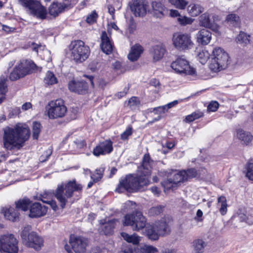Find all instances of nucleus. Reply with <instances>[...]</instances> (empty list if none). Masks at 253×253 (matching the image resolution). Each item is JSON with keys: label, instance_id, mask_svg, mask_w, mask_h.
Instances as JSON below:
<instances>
[{"label": "nucleus", "instance_id": "1", "mask_svg": "<svg viewBox=\"0 0 253 253\" xmlns=\"http://www.w3.org/2000/svg\"><path fill=\"white\" fill-rule=\"evenodd\" d=\"M153 161L148 154L144 155L141 166H139L136 174H129L120 180L116 191L130 193L143 191L144 187L148 186L150 181L148 176L151 174Z\"/></svg>", "mask_w": 253, "mask_h": 253}, {"label": "nucleus", "instance_id": "2", "mask_svg": "<svg viewBox=\"0 0 253 253\" xmlns=\"http://www.w3.org/2000/svg\"><path fill=\"white\" fill-rule=\"evenodd\" d=\"M83 190V186L77 183L75 180H70L66 183H62L57 185L54 192L45 191L41 195L40 199L43 203H47L52 209L56 211L57 206L56 202L52 200H45L43 199H50L53 195L58 201L60 207L64 208L66 204L72 203V197L76 193L80 194Z\"/></svg>", "mask_w": 253, "mask_h": 253}, {"label": "nucleus", "instance_id": "3", "mask_svg": "<svg viewBox=\"0 0 253 253\" xmlns=\"http://www.w3.org/2000/svg\"><path fill=\"white\" fill-rule=\"evenodd\" d=\"M146 219L140 211H135L132 213L125 215L124 224L126 226H130L134 231H138L145 227L144 234L151 241H157L159 239L160 235L164 234L163 230L157 231L155 225L146 224Z\"/></svg>", "mask_w": 253, "mask_h": 253}, {"label": "nucleus", "instance_id": "4", "mask_svg": "<svg viewBox=\"0 0 253 253\" xmlns=\"http://www.w3.org/2000/svg\"><path fill=\"white\" fill-rule=\"evenodd\" d=\"M30 134V129L22 125L6 129L3 136L4 147L8 150L20 149L29 138Z\"/></svg>", "mask_w": 253, "mask_h": 253}, {"label": "nucleus", "instance_id": "5", "mask_svg": "<svg viewBox=\"0 0 253 253\" xmlns=\"http://www.w3.org/2000/svg\"><path fill=\"white\" fill-rule=\"evenodd\" d=\"M212 56L209 65L211 70L217 72L227 67L229 56L223 49L219 47H215L212 50Z\"/></svg>", "mask_w": 253, "mask_h": 253}, {"label": "nucleus", "instance_id": "6", "mask_svg": "<svg viewBox=\"0 0 253 253\" xmlns=\"http://www.w3.org/2000/svg\"><path fill=\"white\" fill-rule=\"evenodd\" d=\"M69 49L71 58L76 63L84 61L88 57L90 52L89 47L81 40L72 42L69 45Z\"/></svg>", "mask_w": 253, "mask_h": 253}, {"label": "nucleus", "instance_id": "7", "mask_svg": "<svg viewBox=\"0 0 253 253\" xmlns=\"http://www.w3.org/2000/svg\"><path fill=\"white\" fill-rule=\"evenodd\" d=\"M31 230V226L30 225L24 227L21 234L23 241L27 247L37 251L40 250L43 246V239L35 232L29 233Z\"/></svg>", "mask_w": 253, "mask_h": 253}, {"label": "nucleus", "instance_id": "8", "mask_svg": "<svg viewBox=\"0 0 253 253\" xmlns=\"http://www.w3.org/2000/svg\"><path fill=\"white\" fill-rule=\"evenodd\" d=\"M46 110L48 118L55 119L63 117L67 112V107L62 100L57 99L49 102Z\"/></svg>", "mask_w": 253, "mask_h": 253}, {"label": "nucleus", "instance_id": "9", "mask_svg": "<svg viewBox=\"0 0 253 253\" xmlns=\"http://www.w3.org/2000/svg\"><path fill=\"white\" fill-rule=\"evenodd\" d=\"M19 2L32 16L41 19L45 18L46 14L45 9L38 0H19Z\"/></svg>", "mask_w": 253, "mask_h": 253}, {"label": "nucleus", "instance_id": "10", "mask_svg": "<svg viewBox=\"0 0 253 253\" xmlns=\"http://www.w3.org/2000/svg\"><path fill=\"white\" fill-rule=\"evenodd\" d=\"M172 43L174 46L180 50H189L194 44L191 36L186 33H174L173 35Z\"/></svg>", "mask_w": 253, "mask_h": 253}, {"label": "nucleus", "instance_id": "11", "mask_svg": "<svg viewBox=\"0 0 253 253\" xmlns=\"http://www.w3.org/2000/svg\"><path fill=\"white\" fill-rule=\"evenodd\" d=\"M171 67L177 74L182 76L191 75L196 74V70L191 67L189 62L183 57H179L171 64Z\"/></svg>", "mask_w": 253, "mask_h": 253}, {"label": "nucleus", "instance_id": "12", "mask_svg": "<svg viewBox=\"0 0 253 253\" xmlns=\"http://www.w3.org/2000/svg\"><path fill=\"white\" fill-rule=\"evenodd\" d=\"M17 241L13 235H4L0 238V251L17 253Z\"/></svg>", "mask_w": 253, "mask_h": 253}, {"label": "nucleus", "instance_id": "13", "mask_svg": "<svg viewBox=\"0 0 253 253\" xmlns=\"http://www.w3.org/2000/svg\"><path fill=\"white\" fill-rule=\"evenodd\" d=\"M87 238L75 235H71L70 237L69 243L75 253H85L88 245Z\"/></svg>", "mask_w": 253, "mask_h": 253}, {"label": "nucleus", "instance_id": "14", "mask_svg": "<svg viewBox=\"0 0 253 253\" xmlns=\"http://www.w3.org/2000/svg\"><path fill=\"white\" fill-rule=\"evenodd\" d=\"M113 150V142L110 139H106L100 142L93 149V154L94 156L98 157L110 154Z\"/></svg>", "mask_w": 253, "mask_h": 253}, {"label": "nucleus", "instance_id": "15", "mask_svg": "<svg viewBox=\"0 0 253 253\" xmlns=\"http://www.w3.org/2000/svg\"><path fill=\"white\" fill-rule=\"evenodd\" d=\"M68 88L71 92L80 94L87 92L88 85L86 82L83 80H72L68 83Z\"/></svg>", "mask_w": 253, "mask_h": 253}, {"label": "nucleus", "instance_id": "16", "mask_svg": "<svg viewBox=\"0 0 253 253\" xmlns=\"http://www.w3.org/2000/svg\"><path fill=\"white\" fill-rule=\"evenodd\" d=\"M211 15L209 12H205L199 17V24L200 26L210 29L214 32H217L219 26L215 23L212 22L211 20Z\"/></svg>", "mask_w": 253, "mask_h": 253}, {"label": "nucleus", "instance_id": "17", "mask_svg": "<svg viewBox=\"0 0 253 253\" xmlns=\"http://www.w3.org/2000/svg\"><path fill=\"white\" fill-rule=\"evenodd\" d=\"M185 172L183 170L178 171L174 170L172 171L171 175H173V178L169 177L168 180L163 183V185L165 189H169L172 186V184H177L185 180L184 174Z\"/></svg>", "mask_w": 253, "mask_h": 253}, {"label": "nucleus", "instance_id": "18", "mask_svg": "<svg viewBox=\"0 0 253 253\" xmlns=\"http://www.w3.org/2000/svg\"><path fill=\"white\" fill-rule=\"evenodd\" d=\"M130 9L135 16L143 17L146 13L147 4L143 0H134L130 5Z\"/></svg>", "mask_w": 253, "mask_h": 253}, {"label": "nucleus", "instance_id": "19", "mask_svg": "<svg viewBox=\"0 0 253 253\" xmlns=\"http://www.w3.org/2000/svg\"><path fill=\"white\" fill-rule=\"evenodd\" d=\"M211 37L212 34L210 31L207 29H202L197 33L195 39L199 44L206 45L210 42Z\"/></svg>", "mask_w": 253, "mask_h": 253}, {"label": "nucleus", "instance_id": "20", "mask_svg": "<svg viewBox=\"0 0 253 253\" xmlns=\"http://www.w3.org/2000/svg\"><path fill=\"white\" fill-rule=\"evenodd\" d=\"M47 211L46 206L39 203H35L31 206L29 216L31 217L42 216L46 214Z\"/></svg>", "mask_w": 253, "mask_h": 253}, {"label": "nucleus", "instance_id": "21", "mask_svg": "<svg viewBox=\"0 0 253 253\" xmlns=\"http://www.w3.org/2000/svg\"><path fill=\"white\" fill-rule=\"evenodd\" d=\"M19 68L24 76L32 73L37 68L36 65L31 60H22L18 64Z\"/></svg>", "mask_w": 253, "mask_h": 253}, {"label": "nucleus", "instance_id": "22", "mask_svg": "<svg viewBox=\"0 0 253 253\" xmlns=\"http://www.w3.org/2000/svg\"><path fill=\"white\" fill-rule=\"evenodd\" d=\"M101 39V43L100 46L102 51L106 54H109L112 53L113 44L106 32H102Z\"/></svg>", "mask_w": 253, "mask_h": 253}, {"label": "nucleus", "instance_id": "23", "mask_svg": "<svg viewBox=\"0 0 253 253\" xmlns=\"http://www.w3.org/2000/svg\"><path fill=\"white\" fill-rule=\"evenodd\" d=\"M166 50L164 45L162 43H159L153 45L151 49V54L154 61L161 59L164 55Z\"/></svg>", "mask_w": 253, "mask_h": 253}, {"label": "nucleus", "instance_id": "24", "mask_svg": "<svg viewBox=\"0 0 253 253\" xmlns=\"http://www.w3.org/2000/svg\"><path fill=\"white\" fill-rule=\"evenodd\" d=\"M1 212L5 218L12 221H16L19 217V212L14 208H3L1 209Z\"/></svg>", "mask_w": 253, "mask_h": 253}, {"label": "nucleus", "instance_id": "25", "mask_svg": "<svg viewBox=\"0 0 253 253\" xmlns=\"http://www.w3.org/2000/svg\"><path fill=\"white\" fill-rule=\"evenodd\" d=\"M143 51V48L139 44H135L133 45L130 52L128 54V58L131 61H136L140 56Z\"/></svg>", "mask_w": 253, "mask_h": 253}, {"label": "nucleus", "instance_id": "26", "mask_svg": "<svg viewBox=\"0 0 253 253\" xmlns=\"http://www.w3.org/2000/svg\"><path fill=\"white\" fill-rule=\"evenodd\" d=\"M237 137L244 144L248 145L253 139V136L250 132L242 129H238L236 131Z\"/></svg>", "mask_w": 253, "mask_h": 253}, {"label": "nucleus", "instance_id": "27", "mask_svg": "<svg viewBox=\"0 0 253 253\" xmlns=\"http://www.w3.org/2000/svg\"><path fill=\"white\" fill-rule=\"evenodd\" d=\"M129 252L130 253H156L158 250L154 246L144 245L137 247L134 250H129Z\"/></svg>", "mask_w": 253, "mask_h": 253}, {"label": "nucleus", "instance_id": "28", "mask_svg": "<svg viewBox=\"0 0 253 253\" xmlns=\"http://www.w3.org/2000/svg\"><path fill=\"white\" fill-rule=\"evenodd\" d=\"M204 10V7L198 3H192L187 7L188 13L193 17L197 16L202 13Z\"/></svg>", "mask_w": 253, "mask_h": 253}, {"label": "nucleus", "instance_id": "29", "mask_svg": "<svg viewBox=\"0 0 253 253\" xmlns=\"http://www.w3.org/2000/svg\"><path fill=\"white\" fill-rule=\"evenodd\" d=\"M7 76H1L0 78V104L5 99V93L7 91L6 82Z\"/></svg>", "mask_w": 253, "mask_h": 253}, {"label": "nucleus", "instance_id": "30", "mask_svg": "<svg viewBox=\"0 0 253 253\" xmlns=\"http://www.w3.org/2000/svg\"><path fill=\"white\" fill-rule=\"evenodd\" d=\"M225 21L229 26L237 27L240 23V18L237 14L231 13L227 15Z\"/></svg>", "mask_w": 253, "mask_h": 253}, {"label": "nucleus", "instance_id": "31", "mask_svg": "<svg viewBox=\"0 0 253 253\" xmlns=\"http://www.w3.org/2000/svg\"><path fill=\"white\" fill-rule=\"evenodd\" d=\"M151 6L154 16L157 17H161L163 15L164 6L161 2L153 1Z\"/></svg>", "mask_w": 253, "mask_h": 253}, {"label": "nucleus", "instance_id": "32", "mask_svg": "<svg viewBox=\"0 0 253 253\" xmlns=\"http://www.w3.org/2000/svg\"><path fill=\"white\" fill-rule=\"evenodd\" d=\"M66 7L65 5L61 3H53L49 8V13L54 17L57 16Z\"/></svg>", "mask_w": 253, "mask_h": 253}, {"label": "nucleus", "instance_id": "33", "mask_svg": "<svg viewBox=\"0 0 253 253\" xmlns=\"http://www.w3.org/2000/svg\"><path fill=\"white\" fill-rule=\"evenodd\" d=\"M206 246V243L203 240H195L193 242V253H203Z\"/></svg>", "mask_w": 253, "mask_h": 253}, {"label": "nucleus", "instance_id": "34", "mask_svg": "<svg viewBox=\"0 0 253 253\" xmlns=\"http://www.w3.org/2000/svg\"><path fill=\"white\" fill-rule=\"evenodd\" d=\"M154 224L157 231L162 230L165 231L164 234L160 235V236H164L167 234H169L170 232V231L169 230L167 223L163 219L155 222Z\"/></svg>", "mask_w": 253, "mask_h": 253}, {"label": "nucleus", "instance_id": "35", "mask_svg": "<svg viewBox=\"0 0 253 253\" xmlns=\"http://www.w3.org/2000/svg\"><path fill=\"white\" fill-rule=\"evenodd\" d=\"M116 221V219H112L103 225L102 227V232L104 234L108 235L113 233Z\"/></svg>", "mask_w": 253, "mask_h": 253}, {"label": "nucleus", "instance_id": "36", "mask_svg": "<svg viewBox=\"0 0 253 253\" xmlns=\"http://www.w3.org/2000/svg\"><path fill=\"white\" fill-rule=\"evenodd\" d=\"M121 236L128 243H132L136 245L139 242V237L135 233L132 235H129L126 232L121 233Z\"/></svg>", "mask_w": 253, "mask_h": 253}, {"label": "nucleus", "instance_id": "37", "mask_svg": "<svg viewBox=\"0 0 253 253\" xmlns=\"http://www.w3.org/2000/svg\"><path fill=\"white\" fill-rule=\"evenodd\" d=\"M210 57V54L209 51L206 49L200 50L197 52L196 56L197 60L203 65H204L209 60Z\"/></svg>", "mask_w": 253, "mask_h": 253}, {"label": "nucleus", "instance_id": "38", "mask_svg": "<svg viewBox=\"0 0 253 253\" xmlns=\"http://www.w3.org/2000/svg\"><path fill=\"white\" fill-rule=\"evenodd\" d=\"M226 199L224 196H220L218 198L217 207L219 208V211L221 215H225L227 212Z\"/></svg>", "mask_w": 253, "mask_h": 253}, {"label": "nucleus", "instance_id": "39", "mask_svg": "<svg viewBox=\"0 0 253 253\" xmlns=\"http://www.w3.org/2000/svg\"><path fill=\"white\" fill-rule=\"evenodd\" d=\"M250 36L244 32H240L236 38V42L242 45H245L250 43Z\"/></svg>", "mask_w": 253, "mask_h": 253}, {"label": "nucleus", "instance_id": "40", "mask_svg": "<svg viewBox=\"0 0 253 253\" xmlns=\"http://www.w3.org/2000/svg\"><path fill=\"white\" fill-rule=\"evenodd\" d=\"M15 204L16 207L15 208L18 211L19 209L26 211L29 207L30 201L28 199H24L22 200L18 201L15 203Z\"/></svg>", "mask_w": 253, "mask_h": 253}, {"label": "nucleus", "instance_id": "41", "mask_svg": "<svg viewBox=\"0 0 253 253\" xmlns=\"http://www.w3.org/2000/svg\"><path fill=\"white\" fill-rule=\"evenodd\" d=\"M57 79L52 72L48 71L44 79L45 84L47 85H52L57 83Z\"/></svg>", "mask_w": 253, "mask_h": 253}, {"label": "nucleus", "instance_id": "42", "mask_svg": "<svg viewBox=\"0 0 253 253\" xmlns=\"http://www.w3.org/2000/svg\"><path fill=\"white\" fill-rule=\"evenodd\" d=\"M24 77V74L21 71L18 65L16 66L9 75V79L11 81H16L20 78Z\"/></svg>", "mask_w": 253, "mask_h": 253}, {"label": "nucleus", "instance_id": "43", "mask_svg": "<svg viewBox=\"0 0 253 253\" xmlns=\"http://www.w3.org/2000/svg\"><path fill=\"white\" fill-rule=\"evenodd\" d=\"M41 124L37 122H34L32 126V136L34 139H38L41 131Z\"/></svg>", "mask_w": 253, "mask_h": 253}, {"label": "nucleus", "instance_id": "44", "mask_svg": "<svg viewBox=\"0 0 253 253\" xmlns=\"http://www.w3.org/2000/svg\"><path fill=\"white\" fill-rule=\"evenodd\" d=\"M203 112L200 111H197L192 113L190 115L186 116L185 118V121L187 123L192 122L194 120L203 117Z\"/></svg>", "mask_w": 253, "mask_h": 253}, {"label": "nucleus", "instance_id": "45", "mask_svg": "<svg viewBox=\"0 0 253 253\" xmlns=\"http://www.w3.org/2000/svg\"><path fill=\"white\" fill-rule=\"evenodd\" d=\"M169 2L175 7L180 9H184L188 4L186 0H169Z\"/></svg>", "mask_w": 253, "mask_h": 253}, {"label": "nucleus", "instance_id": "46", "mask_svg": "<svg viewBox=\"0 0 253 253\" xmlns=\"http://www.w3.org/2000/svg\"><path fill=\"white\" fill-rule=\"evenodd\" d=\"M104 171L103 168H99L97 169L94 173L91 175V178L94 182L99 181L103 176V174Z\"/></svg>", "mask_w": 253, "mask_h": 253}, {"label": "nucleus", "instance_id": "47", "mask_svg": "<svg viewBox=\"0 0 253 253\" xmlns=\"http://www.w3.org/2000/svg\"><path fill=\"white\" fill-rule=\"evenodd\" d=\"M246 176L253 181V159L250 160L246 165Z\"/></svg>", "mask_w": 253, "mask_h": 253}, {"label": "nucleus", "instance_id": "48", "mask_svg": "<svg viewBox=\"0 0 253 253\" xmlns=\"http://www.w3.org/2000/svg\"><path fill=\"white\" fill-rule=\"evenodd\" d=\"M164 208V206L162 205L153 207L149 209L148 214L150 216L159 215L163 212Z\"/></svg>", "mask_w": 253, "mask_h": 253}, {"label": "nucleus", "instance_id": "49", "mask_svg": "<svg viewBox=\"0 0 253 253\" xmlns=\"http://www.w3.org/2000/svg\"><path fill=\"white\" fill-rule=\"evenodd\" d=\"M185 172L184 175L185 180L189 178H192L197 176L198 174L197 171L193 168L188 169L187 170H183Z\"/></svg>", "mask_w": 253, "mask_h": 253}, {"label": "nucleus", "instance_id": "50", "mask_svg": "<svg viewBox=\"0 0 253 253\" xmlns=\"http://www.w3.org/2000/svg\"><path fill=\"white\" fill-rule=\"evenodd\" d=\"M140 105V101L136 97H132L128 101V105L131 109H136Z\"/></svg>", "mask_w": 253, "mask_h": 253}, {"label": "nucleus", "instance_id": "51", "mask_svg": "<svg viewBox=\"0 0 253 253\" xmlns=\"http://www.w3.org/2000/svg\"><path fill=\"white\" fill-rule=\"evenodd\" d=\"M177 21L181 25L185 26L188 24H191L193 22V19L185 16L181 15L177 18Z\"/></svg>", "mask_w": 253, "mask_h": 253}, {"label": "nucleus", "instance_id": "52", "mask_svg": "<svg viewBox=\"0 0 253 253\" xmlns=\"http://www.w3.org/2000/svg\"><path fill=\"white\" fill-rule=\"evenodd\" d=\"M27 46L28 47L30 48L33 51H34L38 54L39 49H41L42 47V46L41 44H38L34 42H29Z\"/></svg>", "mask_w": 253, "mask_h": 253}, {"label": "nucleus", "instance_id": "53", "mask_svg": "<svg viewBox=\"0 0 253 253\" xmlns=\"http://www.w3.org/2000/svg\"><path fill=\"white\" fill-rule=\"evenodd\" d=\"M97 16L98 15L97 13L95 11H92L90 14L87 15L86 21L89 24H92L96 21Z\"/></svg>", "mask_w": 253, "mask_h": 253}, {"label": "nucleus", "instance_id": "54", "mask_svg": "<svg viewBox=\"0 0 253 253\" xmlns=\"http://www.w3.org/2000/svg\"><path fill=\"white\" fill-rule=\"evenodd\" d=\"M219 107L218 102L216 101H211L208 106V110L210 112H215Z\"/></svg>", "mask_w": 253, "mask_h": 253}, {"label": "nucleus", "instance_id": "55", "mask_svg": "<svg viewBox=\"0 0 253 253\" xmlns=\"http://www.w3.org/2000/svg\"><path fill=\"white\" fill-rule=\"evenodd\" d=\"M132 134V128H127L122 134L121 138L122 140H127L128 137Z\"/></svg>", "mask_w": 253, "mask_h": 253}, {"label": "nucleus", "instance_id": "56", "mask_svg": "<svg viewBox=\"0 0 253 253\" xmlns=\"http://www.w3.org/2000/svg\"><path fill=\"white\" fill-rule=\"evenodd\" d=\"M74 143L76 145V147L79 149L83 148L86 145L84 140L82 139H77L74 141Z\"/></svg>", "mask_w": 253, "mask_h": 253}, {"label": "nucleus", "instance_id": "57", "mask_svg": "<svg viewBox=\"0 0 253 253\" xmlns=\"http://www.w3.org/2000/svg\"><path fill=\"white\" fill-rule=\"evenodd\" d=\"M153 111H155L156 114L164 113L167 111L165 105L153 108Z\"/></svg>", "mask_w": 253, "mask_h": 253}, {"label": "nucleus", "instance_id": "58", "mask_svg": "<svg viewBox=\"0 0 253 253\" xmlns=\"http://www.w3.org/2000/svg\"><path fill=\"white\" fill-rule=\"evenodd\" d=\"M203 215V211L200 209L198 210L196 212V215L194 218L195 220L198 222H202L203 220L202 218Z\"/></svg>", "mask_w": 253, "mask_h": 253}, {"label": "nucleus", "instance_id": "59", "mask_svg": "<svg viewBox=\"0 0 253 253\" xmlns=\"http://www.w3.org/2000/svg\"><path fill=\"white\" fill-rule=\"evenodd\" d=\"M136 28V24L133 20H131L129 23L128 31L129 33H132Z\"/></svg>", "mask_w": 253, "mask_h": 253}, {"label": "nucleus", "instance_id": "60", "mask_svg": "<svg viewBox=\"0 0 253 253\" xmlns=\"http://www.w3.org/2000/svg\"><path fill=\"white\" fill-rule=\"evenodd\" d=\"M178 103V101L177 100H174L172 102H169L167 104L165 105V108L168 111L169 109L174 107Z\"/></svg>", "mask_w": 253, "mask_h": 253}, {"label": "nucleus", "instance_id": "61", "mask_svg": "<svg viewBox=\"0 0 253 253\" xmlns=\"http://www.w3.org/2000/svg\"><path fill=\"white\" fill-rule=\"evenodd\" d=\"M128 90V87H125L124 89V90L122 91H120L116 94V96L118 97V98H121V97L125 96Z\"/></svg>", "mask_w": 253, "mask_h": 253}, {"label": "nucleus", "instance_id": "62", "mask_svg": "<svg viewBox=\"0 0 253 253\" xmlns=\"http://www.w3.org/2000/svg\"><path fill=\"white\" fill-rule=\"evenodd\" d=\"M169 15H170L171 17H178L179 16H181L178 10L173 9L170 10Z\"/></svg>", "mask_w": 253, "mask_h": 253}, {"label": "nucleus", "instance_id": "63", "mask_svg": "<svg viewBox=\"0 0 253 253\" xmlns=\"http://www.w3.org/2000/svg\"><path fill=\"white\" fill-rule=\"evenodd\" d=\"M150 84L155 87H158L160 86V82L159 80L156 79H153L150 81Z\"/></svg>", "mask_w": 253, "mask_h": 253}, {"label": "nucleus", "instance_id": "64", "mask_svg": "<svg viewBox=\"0 0 253 253\" xmlns=\"http://www.w3.org/2000/svg\"><path fill=\"white\" fill-rule=\"evenodd\" d=\"M32 104L30 102H26L22 106V109L24 111H26L32 108Z\"/></svg>", "mask_w": 253, "mask_h": 253}]
</instances>
